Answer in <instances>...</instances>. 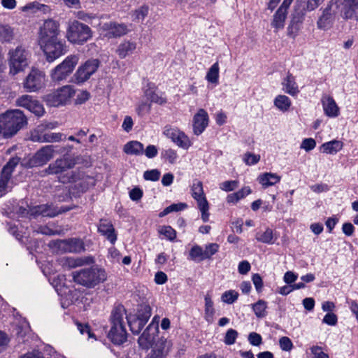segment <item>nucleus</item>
<instances>
[{
  "label": "nucleus",
  "mask_w": 358,
  "mask_h": 358,
  "mask_svg": "<svg viewBox=\"0 0 358 358\" xmlns=\"http://www.w3.org/2000/svg\"><path fill=\"white\" fill-rule=\"evenodd\" d=\"M27 124V118L18 109L7 110L0 115V134L6 138L15 136Z\"/></svg>",
  "instance_id": "nucleus-1"
},
{
  "label": "nucleus",
  "mask_w": 358,
  "mask_h": 358,
  "mask_svg": "<svg viewBox=\"0 0 358 358\" xmlns=\"http://www.w3.org/2000/svg\"><path fill=\"white\" fill-rule=\"evenodd\" d=\"M125 312L126 310L122 306H118L113 309L111 313V327L108 334V337L115 345H121L127 339V334L124 322Z\"/></svg>",
  "instance_id": "nucleus-2"
},
{
  "label": "nucleus",
  "mask_w": 358,
  "mask_h": 358,
  "mask_svg": "<svg viewBox=\"0 0 358 358\" xmlns=\"http://www.w3.org/2000/svg\"><path fill=\"white\" fill-rule=\"evenodd\" d=\"M73 279L77 284L87 288H93L106 280L107 274L104 269L92 266L74 271Z\"/></svg>",
  "instance_id": "nucleus-3"
},
{
  "label": "nucleus",
  "mask_w": 358,
  "mask_h": 358,
  "mask_svg": "<svg viewBox=\"0 0 358 358\" xmlns=\"http://www.w3.org/2000/svg\"><path fill=\"white\" fill-rule=\"evenodd\" d=\"M8 55L10 72L13 75L23 71L29 64L31 54L22 45H18L15 48L10 49Z\"/></svg>",
  "instance_id": "nucleus-4"
},
{
  "label": "nucleus",
  "mask_w": 358,
  "mask_h": 358,
  "mask_svg": "<svg viewBox=\"0 0 358 358\" xmlns=\"http://www.w3.org/2000/svg\"><path fill=\"white\" fill-rule=\"evenodd\" d=\"M66 37L74 45H83L92 37V31L89 26L78 20L69 23Z\"/></svg>",
  "instance_id": "nucleus-5"
},
{
  "label": "nucleus",
  "mask_w": 358,
  "mask_h": 358,
  "mask_svg": "<svg viewBox=\"0 0 358 358\" xmlns=\"http://www.w3.org/2000/svg\"><path fill=\"white\" fill-rule=\"evenodd\" d=\"M59 181L62 183H72V189L76 190V193H83L86 192L90 187L94 185L93 178L85 175L80 171H71L66 174L60 176Z\"/></svg>",
  "instance_id": "nucleus-6"
},
{
  "label": "nucleus",
  "mask_w": 358,
  "mask_h": 358,
  "mask_svg": "<svg viewBox=\"0 0 358 358\" xmlns=\"http://www.w3.org/2000/svg\"><path fill=\"white\" fill-rule=\"evenodd\" d=\"M79 57L76 55H71L59 65H57L51 73V78L54 81H62L69 76L78 64Z\"/></svg>",
  "instance_id": "nucleus-7"
},
{
  "label": "nucleus",
  "mask_w": 358,
  "mask_h": 358,
  "mask_svg": "<svg viewBox=\"0 0 358 358\" xmlns=\"http://www.w3.org/2000/svg\"><path fill=\"white\" fill-rule=\"evenodd\" d=\"M39 45L48 62H54L68 51L65 41L60 38L41 43Z\"/></svg>",
  "instance_id": "nucleus-8"
},
{
  "label": "nucleus",
  "mask_w": 358,
  "mask_h": 358,
  "mask_svg": "<svg viewBox=\"0 0 358 358\" xmlns=\"http://www.w3.org/2000/svg\"><path fill=\"white\" fill-rule=\"evenodd\" d=\"M75 94V90L70 85L64 86L45 95V101L50 106L64 105Z\"/></svg>",
  "instance_id": "nucleus-9"
},
{
  "label": "nucleus",
  "mask_w": 358,
  "mask_h": 358,
  "mask_svg": "<svg viewBox=\"0 0 358 358\" xmlns=\"http://www.w3.org/2000/svg\"><path fill=\"white\" fill-rule=\"evenodd\" d=\"M60 34L59 22L52 19L44 21L38 32V44L59 38Z\"/></svg>",
  "instance_id": "nucleus-10"
},
{
  "label": "nucleus",
  "mask_w": 358,
  "mask_h": 358,
  "mask_svg": "<svg viewBox=\"0 0 358 358\" xmlns=\"http://www.w3.org/2000/svg\"><path fill=\"white\" fill-rule=\"evenodd\" d=\"M20 160L19 157H12L3 167L0 173V197L10 190V183L12 174Z\"/></svg>",
  "instance_id": "nucleus-11"
},
{
  "label": "nucleus",
  "mask_w": 358,
  "mask_h": 358,
  "mask_svg": "<svg viewBox=\"0 0 358 358\" xmlns=\"http://www.w3.org/2000/svg\"><path fill=\"white\" fill-rule=\"evenodd\" d=\"M100 62L97 59H87L80 65L73 75L75 82L77 84H82L88 80L90 77L97 71Z\"/></svg>",
  "instance_id": "nucleus-12"
},
{
  "label": "nucleus",
  "mask_w": 358,
  "mask_h": 358,
  "mask_svg": "<svg viewBox=\"0 0 358 358\" xmlns=\"http://www.w3.org/2000/svg\"><path fill=\"white\" fill-rule=\"evenodd\" d=\"M45 85V73L38 69H32L27 76L24 87L28 92H36Z\"/></svg>",
  "instance_id": "nucleus-13"
},
{
  "label": "nucleus",
  "mask_w": 358,
  "mask_h": 358,
  "mask_svg": "<svg viewBox=\"0 0 358 358\" xmlns=\"http://www.w3.org/2000/svg\"><path fill=\"white\" fill-rule=\"evenodd\" d=\"M172 348L171 341L165 338H159L152 347L146 358H166Z\"/></svg>",
  "instance_id": "nucleus-14"
},
{
  "label": "nucleus",
  "mask_w": 358,
  "mask_h": 358,
  "mask_svg": "<svg viewBox=\"0 0 358 358\" xmlns=\"http://www.w3.org/2000/svg\"><path fill=\"white\" fill-rule=\"evenodd\" d=\"M54 152L53 145L43 146L30 159L29 164L31 166H43L54 157Z\"/></svg>",
  "instance_id": "nucleus-15"
},
{
  "label": "nucleus",
  "mask_w": 358,
  "mask_h": 358,
  "mask_svg": "<svg viewBox=\"0 0 358 358\" xmlns=\"http://www.w3.org/2000/svg\"><path fill=\"white\" fill-rule=\"evenodd\" d=\"M75 162L72 159L64 157L50 164L48 167L45 170V173L49 175L62 174L68 169L73 168Z\"/></svg>",
  "instance_id": "nucleus-16"
},
{
  "label": "nucleus",
  "mask_w": 358,
  "mask_h": 358,
  "mask_svg": "<svg viewBox=\"0 0 358 358\" xmlns=\"http://www.w3.org/2000/svg\"><path fill=\"white\" fill-rule=\"evenodd\" d=\"M57 245L64 252L80 253L85 250L83 241L76 238L59 240L57 242Z\"/></svg>",
  "instance_id": "nucleus-17"
},
{
  "label": "nucleus",
  "mask_w": 358,
  "mask_h": 358,
  "mask_svg": "<svg viewBox=\"0 0 358 358\" xmlns=\"http://www.w3.org/2000/svg\"><path fill=\"white\" fill-rule=\"evenodd\" d=\"M164 134L180 148L187 149L190 146V141L187 136L177 128L166 127L164 131Z\"/></svg>",
  "instance_id": "nucleus-18"
},
{
  "label": "nucleus",
  "mask_w": 358,
  "mask_h": 358,
  "mask_svg": "<svg viewBox=\"0 0 358 358\" xmlns=\"http://www.w3.org/2000/svg\"><path fill=\"white\" fill-rule=\"evenodd\" d=\"M60 213L53 205L43 204L31 207L29 209L27 214L33 217L39 215L43 217H54Z\"/></svg>",
  "instance_id": "nucleus-19"
},
{
  "label": "nucleus",
  "mask_w": 358,
  "mask_h": 358,
  "mask_svg": "<svg viewBox=\"0 0 358 358\" xmlns=\"http://www.w3.org/2000/svg\"><path fill=\"white\" fill-rule=\"evenodd\" d=\"M144 95L149 103H155L159 105H164L167 102L164 93L158 92L156 85L152 83H148L144 90Z\"/></svg>",
  "instance_id": "nucleus-20"
},
{
  "label": "nucleus",
  "mask_w": 358,
  "mask_h": 358,
  "mask_svg": "<svg viewBox=\"0 0 358 358\" xmlns=\"http://www.w3.org/2000/svg\"><path fill=\"white\" fill-rule=\"evenodd\" d=\"M208 115L204 109H199L193 117V132L195 135L201 134L208 124Z\"/></svg>",
  "instance_id": "nucleus-21"
},
{
  "label": "nucleus",
  "mask_w": 358,
  "mask_h": 358,
  "mask_svg": "<svg viewBox=\"0 0 358 358\" xmlns=\"http://www.w3.org/2000/svg\"><path fill=\"white\" fill-rule=\"evenodd\" d=\"M98 232L105 236L112 245L115 243L117 235L110 220L101 219L98 225Z\"/></svg>",
  "instance_id": "nucleus-22"
},
{
  "label": "nucleus",
  "mask_w": 358,
  "mask_h": 358,
  "mask_svg": "<svg viewBox=\"0 0 358 358\" xmlns=\"http://www.w3.org/2000/svg\"><path fill=\"white\" fill-rule=\"evenodd\" d=\"M157 331V327L156 326L149 324L138 339L139 345L143 349L149 348L155 341Z\"/></svg>",
  "instance_id": "nucleus-23"
},
{
  "label": "nucleus",
  "mask_w": 358,
  "mask_h": 358,
  "mask_svg": "<svg viewBox=\"0 0 358 358\" xmlns=\"http://www.w3.org/2000/svg\"><path fill=\"white\" fill-rule=\"evenodd\" d=\"M321 102L326 115L330 117H336L339 115V108L332 96L323 94Z\"/></svg>",
  "instance_id": "nucleus-24"
},
{
  "label": "nucleus",
  "mask_w": 358,
  "mask_h": 358,
  "mask_svg": "<svg viewBox=\"0 0 358 358\" xmlns=\"http://www.w3.org/2000/svg\"><path fill=\"white\" fill-rule=\"evenodd\" d=\"M104 30L107 31V36L110 38L120 37L126 34L129 29L124 24H119L115 22L105 23L103 26Z\"/></svg>",
  "instance_id": "nucleus-25"
},
{
  "label": "nucleus",
  "mask_w": 358,
  "mask_h": 358,
  "mask_svg": "<svg viewBox=\"0 0 358 358\" xmlns=\"http://www.w3.org/2000/svg\"><path fill=\"white\" fill-rule=\"evenodd\" d=\"M331 2L325 8L322 15L319 17L317 22L318 29L327 30L329 29L334 21V12L331 10Z\"/></svg>",
  "instance_id": "nucleus-26"
},
{
  "label": "nucleus",
  "mask_w": 358,
  "mask_h": 358,
  "mask_svg": "<svg viewBox=\"0 0 358 358\" xmlns=\"http://www.w3.org/2000/svg\"><path fill=\"white\" fill-rule=\"evenodd\" d=\"M343 13L346 19L355 17L358 20V0H344Z\"/></svg>",
  "instance_id": "nucleus-27"
},
{
  "label": "nucleus",
  "mask_w": 358,
  "mask_h": 358,
  "mask_svg": "<svg viewBox=\"0 0 358 358\" xmlns=\"http://www.w3.org/2000/svg\"><path fill=\"white\" fill-rule=\"evenodd\" d=\"M136 48V43L131 41H122L117 48V53L120 58L124 59L131 54Z\"/></svg>",
  "instance_id": "nucleus-28"
},
{
  "label": "nucleus",
  "mask_w": 358,
  "mask_h": 358,
  "mask_svg": "<svg viewBox=\"0 0 358 358\" xmlns=\"http://www.w3.org/2000/svg\"><path fill=\"white\" fill-rule=\"evenodd\" d=\"M282 85H283V90L292 95L295 96L299 92L298 85L295 81L294 77L291 74L288 73L286 78L283 80Z\"/></svg>",
  "instance_id": "nucleus-29"
},
{
  "label": "nucleus",
  "mask_w": 358,
  "mask_h": 358,
  "mask_svg": "<svg viewBox=\"0 0 358 358\" xmlns=\"http://www.w3.org/2000/svg\"><path fill=\"white\" fill-rule=\"evenodd\" d=\"M66 138L65 135L62 133H47L43 135H32L31 140L38 142H59Z\"/></svg>",
  "instance_id": "nucleus-30"
},
{
  "label": "nucleus",
  "mask_w": 358,
  "mask_h": 358,
  "mask_svg": "<svg viewBox=\"0 0 358 358\" xmlns=\"http://www.w3.org/2000/svg\"><path fill=\"white\" fill-rule=\"evenodd\" d=\"M280 176L276 173H264L259 176L257 180L264 187H268L278 183L280 181Z\"/></svg>",
  "instance_id": "nucleus-31"
},
{
  "label": "nucleus",
  "mask_w": 358,
  "mask_h": 358,
  "mask_svg": "<svg viewBox=\"0 0 358 358\" xmlns=\"http://www.w3.org/2000/svg\"><path fill=\"white\" fill-rule=\"evenodd\" d=\"M123 150L127 155H141L143 154L144 146L139 141H131L124 145Z\"/></svg>",
  "instance_id": "nucleus-32"
},
{
  "label": "nucleus",
  "mask_w": 358,
  "mask_h": 358,
  "mask_svg": "<svg viewBox=\"0 0 358 358\" xmlns=\"http://www.w3.org/2000/svg\"><path fill=\"white\" fill-rule=\"evenodd\" d=\"M342 148L343 143L341 141L333 140L329 142L323 143L320 147V150L324 153L335 155L338 151H340Z\"/></svg>",
  "instance_id": "nucleus-33"
},
{
  "label": "nucleus",
  "mask_w": 358,
  "mask_h": 358,
  "mask_svg": "<svg viewBox=\"0 0 358 358\" xmlns=\"http://www.w3.org/2000/svg\"><path fill=\"white\" fill-rule=\"evenodd\" d=\"M282 8H278L273 15L271 25L278 31L282 29L285 26V21L287 17V12L282 10Z\"/></svg>",
  "instance_id": "nucleus-34"
},
{
  "label": "nucleus",
  "mask_w": 358,
  "mask_h": 358,
  "mask_svg": "<svg viewBox=\"0 0 358 358\" xmlns=\"http://www.w3.org/2000/svg\"><path fill=\"white\" fill-rule=\"evenodd\" d=\"M291 104V100L285 95H278L274 99V105L282 112L287 111Z\"/></svg>",
  "instance_id": "nucleus-35"
},
{
  "label": "nucleus",
  "mask_w": 358,
  "mask_h": 358,
  "mask_svg": "<svg viewBox=\"0 0 358 358\" xmlns=\"http://www.w3.org/2000/svg\"><path fill=\"white\" fill-rule=\"evenodd\" d=\"M205 319L208 322L213 321L215 310L213 308V302L209 294L205 296Z\"/></svg>",
  "instance_id": "nucleus-36"
},
{
  "label": "nucleus",
  "mask_w": 358,
  "mask_h": 358,
  "mask_svg": "<svg viewBox=\"0 0 358 358\" xmlns=\"http://www.w3.org/2000/svg\"><path fill=\"white\" fill-rule=\"evenodd\" d=\"M219 64L218 62L213 64L207 72L206 79L213 84H217L219 80Z\"/></svg>",
  "instance_id": "nucleus-37"
},
{
  "label": "nucleus",
  "mask_w": 358,
  "mask_h": 358,
  "mask_svg": "<svg viewBox=\"0 0 358 358\" xmlns=\"http://www.w3.org/2000/svg\"><path fill=\"white\" fill-rule=\"evenodd\" d=\"M127 320L130 330L134 334H138L146 324L138 317H134L131 320L130 317H127Z\"/></svg>",
  "instance_id": "nucleus-38"
},
{
  "label": "nucleus",
  "mask_w": 358,
  "mask_h": 358,
  "mask_svg": "<svg viewBox=\"0 0 358 358\" xmlns=\"http://www.w3.org/2000/svg\"><path fill=\"white\" fill-rule=\"evenodd\" d=\"M266 308L267 303L264 300H259L252 305V310L255 315L259 318H263L266 316Z\"/></svg>",
  "instance_id": "nucleus-39"
},
{
  "label": "nucleus",
  "mask_w": 358,
  "mask_h": 358,
  "mask_svg": "<svg viewBox=\"0 0 358 358\" xmlns=\"http://www.w3.org/2000/svg\"><path fill=\"white\" fill-rule=\"evenodd\" d=\"M256 239L259 242L267 244H273L275 241L273 230L268 228L263 233H257L256 234Z\"/></svg>",
  "instance_id": "nucleus-40"
},
{
  "label": "nucleus",
  "mask_w": 358,
  "mask_h": 358,
  "mask_svg": "<svg viewBox=\"0 0 358 358\" xmlns=\"http://www.w3.org/2000/svg\"><path fill=\"white\" fill-rule=\"evenodd\" d=\"M302 22V17H294L287 28L288 35L295 38L300 29V24Z\"/></svg>",
  "instance_id": "nucleus-41"
},
{
  "label": "nucleus",
  "mask_w": 358,
  "mask_h": 358,
  "mask_svg": "<svg viewBox=\"0 0 358 358\" xmlns=\"http://www.w3.org/2000/svg\"><path fill=\"white\" fill-rule=\"evenodd\" d=\"M149 12V7L147 5H143L139 7L138 9H136L133 11L131 14V17L133 21L135 22H142L144 20L145 17L148 15Z\"/></svg>",
  "instance_id": "nucleus-42"
},
{
  "label": "nucleus",
  "mask_w": 358,
  "mask_h": 358,
  "mask_svg": "<svg viewBox=\"0 0 358 358\" xmlns=\"http://www.w3.org/2000/svg\"><path fill=\"white\" fill-rule=\"evenodd\" d=\"M151 307L148 304H142L138 308L136 317L147 323L151 316Z\"/></svg>",
  "instance_id": "nucleus-43"
},
{
  "label": "nucleus",
  "mask_w": 358,
  "mask_h": 358,
  "mask_svg": "<svg viewBox=\"0 0 358 358\" xmlns=\"http://www.w3.org/2000/svg\"><path fill=\"white\" fill-rule=\"evenodd\" d=\"M13 38V29L8 25H0V41L10 42Z\"/></svg>",
  "instance_id": "nucleus-44"
},
{
  "label": "nucleus",
  "mask_w": 358,
  "mask_h": 358,
  "mask_svg": "<svg viewBox=\"0 0 358 358\" xmlns=\"http://www.w3.org/2000/svg\"><path fill=\"white\" fill-rule=\"evenodd\" d=\"M151 108V103L142 101L136 105V112L139 117H143L150 113Z\"/></svg>",
  "instance_id": "nucleus-45"
},
{
  "label": "nucleus",
  "mask_w": 358,
  "mask_h": 358,
  "mask_svg": "<svg viewBox=\"0 0 358 358\" xmlns=\"http://www.w3.org/2000/svg\"><path fill=\"white\" fill-rule=\"evenodd\" d=\"M189 257L194 261H203L205 259L203 250L199 245L193 246L189 251Z\"/></svg>",
  "instance_id": "nucleus-46"
},
{
  "label": "nucleus",
  "mask_w": 358,
  "mask_h": 358,
  "mask_svg": "<svg viewBox=\"0 0 358 358\" xmlns=\"http://www.w3.org/2000/svg\"><path fill=\"white\" fill-rule=\"evenodd\" d=\"M238 297V293L235 290H228L222 295V301L228 304L234 303Z\"/></svg>",
  "instance_id": "nucleus-47"
},
{
  "label": "nucleus",
  "mask_w": 358,
  "mask_h": 358,
  "mask_svg": "<svg viewBox=\"0 0 358 358\" xmlns=\"http://www.w3.org/2000/svg\"><path fill=\"white\" fill-rule=\"evenodd\" d=\"M159 233L164 235L171 241H175L176 238V231L171 226H163L159 229Z\"/></svg>",
  "instance_id": "nucleus-48"
},
{
  "label": "nucleus",
  "mask_w": 358,
  "mask_h": 358,
  "mask_svg": "<svg viewBox=\"0 0 358 358\" xmlns=\"http://www.w3.org/2000/svg\"><path fill=\"white\" fill-rule=\"evenodd\" d=\"M28 110H29L30 112H31L38 117H41L42 115H43L45 113V110L43 105L35 99L33 101V102L31 103V106Z\"/></svg>",
  "instance_id": "nucleus-49"
},
{
  "label": "nucleus",
  "mask_w": 358,
  "mask_h": 358,
  "mask_svg": "<svg viewBox=\"0 0 358 358\" xmlns=\"http://www.w3.org/2000/svg\"><path fill=\"white\" fill-rule=\"evenodd\" d=\"M34 100L33 96L25 94L17 98L15 102L17 106L23 107L28 110Z\"/></svg>",
  "instance_id": "nucleus-50"
},
{
  "label": "nucleus",
  "mask_w": 358,
  "mask_h": 358,
  "mask_svg": "<svg viewBox=\"0 0 358 358\" xmlns=\"http://www.w3.org/2000/svg\"><path fill=\"white\" fill-rule=\"evenodd\" d=\"M162 157L169 163L174 164L177 160L178 155L176 150L169 148L162 151Z\"/></svg>",
  "instance_id": "nucleus-51"
},
{
  "label": "nucleus",
  "mask_w": 358,
  "mask_h": 358,
  "mask_svg": "<svg viewBox=\"0 0 358 358\" xmlns=\"http://www.w3.org/2000/svg\"><path fill=\"white\" fill-rule=\"evenodd\" d=\"M192 196L194 199H197V197L204 196L203 189V184L199 180H194L192 188Z\"/></svg>",
  "instance_id": "nucleus-52"
},
{
  "label": "nucleus",
  "mask_w": 358,
  "mask_h": 358,
  "mask_svg": "<svg viewBox=\"0 0 358 358\" xmlns=\"http://www.w3.org/2000/svg\"><path fill=\"white\" fill-rule=\"evenodd\" d=\"M238 332L235 329H229L226 332L225 336L224 338V342L227 345H232L235 343L236 340L238 337Z\"/></svg>",
  "instance_id": "nucleus-53"
},
{
  "label": "nucleus",
  "mask_w": 358,
  "mask_h": 358,
  "mask_svg": "<svg viewBox=\"0 0 358 358\" xmlns=\"http://www.w3.org/2000/svg\"><path fill=\"white\" fill-rule=\"evenodd\" d=\"M218 249L219 245L217 243H210L206 245L205 250H203L205 259H210L218 251Z\"/></svg>",
  "instance_id": "nucleus-54"
},
{
  "label": "nucleus",
  "mask_w": 358,
  "mask_h": 358,
  "mask_svg": "<svg viewBox=\"0 0 358 358\" xmlns=\"http://www.w3.org/2000/svg\"><path fill=\"white\" fill-rule=\"evenodd\" d=\"M161 173L157 169L146 171L143 173V178L146 180L157 181L159 179Z\"/></svg>",
  "instance_id": "nucleus-55"
},
{
  "label": "nucleus",
  "mask_w": 358,
  "mask_h": 358,
  "mask_svg": "<svg viewBox=\"0 0 358 358\" xmlns=\"http://www.w3.org/2000/svg\"><path fill=\"white\" fill-rule=\"evenodd\" d=\"M243 160L247 165H255L260 160V155L247 152L244 155Z\"/></svg>",
  "instance_id": "nucleus-56"
},
{
  "label": "nucleus",
  "mask_w": 358,
  "mask_h": 358,
  "mask_svg": "<svg viewBox=\"0 0 358 358\" xmlns=\"http://www.w3.org/2000/svg\"><path fill=\"white\" fill-rule=\"evenodd\" d=\"M280 348L284 351H290L293 348V343L289 338L283 336L279 340Z\"/></svg>",
  "instance_id": "nucleus-57"
},
{
  "label": "nucleus",
  "mask_w": 358,
  "mask_h": 358,
  "mask_svg": "<svg viewBox=\"0 0 358 358\" xmlns=\"http://www.w3.org/2000/svg\"><path fill=\"white\" fill-rule=\"evenodd\" d=\"M238 186L236 180H227L220 185V188L225 192H231L235 189Z\"/></svg>",
  "instance_id": "nucleus-58"
},
{
  "label": "nucleus",
  "mask_w": 358,
  "mask_h": 358,
  "mask_svg": "<svg viewBox=\"0 0 358 358\" xmlns=\"http://www.w3.org/2000/svg\"><path fill=\"white\" fill-rule=\"evenodd\" d=\"M316 146L315 141L312 138H305L301 144L300 148L301 149H304L306 151L308 152L313 150Z\"/></svg>",
  "instance_id": "nucleus-59"
},
{
  "label": "nucleus",
  "mask_w": 358,
  "mask_h": 358,
  "mask_svg": "<svg viewBox=\"0 0 358 358\" xmlns=\"http://www.w3.org/2000/svg\"><path fill=\"white\" fill-rule=\"evenodd\" d=\"M322 322L328 325L335 326L337 324L338 317L336 314L328 313L324 315Z\"/></svg>",
  "instance_id": "nucleus-60"
},
{
  "label": "nucleus",
  "mask_w": 358,
  "mask_h": 358,
  "mask_svg": "<svg viewBox=\"0 0 358 358\" xmlns=\"http://www.w3.org/2000/svg\"><path fill=\"white\" fill-rule=\"evenodd\" d=\"M248 341L252 345L259 346L262 343V338L260 334L252 332L248 336Z\"/></svg>",
  "instance_id": "nucleus-61"
},
{
  "label": "nucleus",
  "mask_w": 358,
  "mask_h": 358,
  "mask_svg": "<svg viewBox=\"0 0 358 358\" xmlns=\"http://www.w3.org/2000/svg\"><path fill=\"white\" fill-rule=\"evenodd\" d=\"M310 351L313 355V358H329L328 355L324 353L320 346L316 345L311 347Z\"/></svg>",
  "instance_id": "nucleus-62"
},
{
  "label": "nucleus",
  "mask_w": 358,
  "mask_h": 358,
  "mask_svg": "<svg viewBox=\"0 0 358 358\" xmlns=\"http://www.w3.org/2000/svg\"><path fill=\"white\" fill-rule=\"evenodd\" d=\"M143 153H145V155L148 158H154L158 154V149L154 145H149L146 147V148L144 150Z\"/></svg>",
  "instance_id": "nucleus-63"
},
{
  "label": "nucleus",
  "mask_w": 358,
  "mask_h": 358,
  "mask_svg": "<svg viewBox=\"0 0 358 358\" xmlns=\"http://www.w3.org/2000/svg\"><path fill=\"white\" fill-rule=\"evenodd\" d=\"M143 196V191L139 187H134L129 192V197L134 201H138Z\"/></svg>",
  "instance_id": "nucleus-64"
}]
</instances>
